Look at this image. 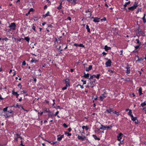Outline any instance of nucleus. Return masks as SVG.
I'll use <instances>...</instances> for the list:
<instances>
[{
  "mask_svg": "<svg viewBox=\"0 0 146 146\" xmlns=\"http://www.w3.org/2000/svg\"><path fill=\"white\" fill-rule=\"evenodd\" d=\"M10 29H9L10 31L11 30H15L16 29V25L15 23H11L8 27Z\"/></svg>",
  "mask_w": 146,
  "mask_h": 146,
  "instance_id": "nucleus-1",
  "label": "nucleus"
},
{
  "mask_svg": "<svg viewBox=\"0 0 146 146\" xmlns=\"http://www.w3.org/2000/svg\"><path fill=\"white\" fill-rule=\"evenodd\" d=\"M101 124V127H100V129H103L104 130H105L106 129H111V128L112 127V126L111 125H110L109 126H104L102 125Z\"/></svg>",
  "mask_w": 146,
  "mask_h": 146,
  "instance_id": "nucleus-2",
  "label": "nucleus"
},
{
  "mask_svg": "<svg viewBox=\"0 0 146 146\" xmlns=\"http://www.w3.org/2000/svg\"><path fill=\"white\" fill-rule=\"evenodd\" d=\"M138 6V3L136 1L134 2V4L133 6L129 7L128 9L129 10L133 11L135 9H136Z\"/></svg>",
  "mask_w": 146,
  "mask_h": 146,
  "instance_id": "nucleus-3",
  "label": "nucleus"
},
{
  "mask_svg": "<svg viewBox=\"0 0 146 146\" xmlns=\"http://www.w3.org/2000/svg\"><path fill=\"white\" fill-rule=\"evenodd\" d=\"M14 137V140L17 142L18 141L19 138H20L21 139H22V137L20 136V135L18 133H17L15 135Z\"/></svg>",
  "mask_w": 146,
  "mask_h": 146,
  "instance_id": "nucleus-4",
  "label": "nucleus"
},
{
  "mask_svg": "<svg viewBox=\"0 0 146 146\" xmlns=\"http://www.w3.org/2000/svg\"><path fill=\"white\" fill-rule=\"evenodd\" d=\"M100 76V74H98L97 75H90V76L89 78V79L91 80V79H92L94 78H96L97 79H99Z\"/></svg>",
  "mask_w": 146,
  "mask_h": 146,
  "instance_id": "nucleus-5",
  "label": "nucleus"
},
{
  "mask_svg": "<svg viewBox=\"0 0 146 146\" xmlns=\"http://www.w3.org/2000/svg\"><path fill=\"white\" fill-rule=\"evenodd\" d=\"M7 107H6L3 108V111L5 113V115H4L6 117H8L9 116H10V115L7 114Z\"/></svg>",
  "mask_w": 146,
  "mask_h": 146,
  "instance_id": "nucleus-6",
  "label": "nucleus"
},
{
  "mask_svg": "<svg viewBox=\"0 0 146 146\" xmlns=\"http://www.w3.org/2000/svg\"><path fill=\"white\" fill-rule=\"evenodd\" d=\"M111 61L110 59L108 60L105 63V64L107 67H110L111 66Z\"/></svg>",
  "mask_w": 146,
  "mask_h": 146,
  "instance_id": "nucleus-7",
  "label": "nucleus"
},
{
  "mask_svg": "<svg viewBox=\"0 0 146 146\" xmlns=\"http://www.w3.org/2000/svg\"><path fill=\"white\" fill-rule=\"evenodd\" d=\"M137 31H138V34H139V35H141L143 36H145V33H143V31H141V29H137Z\"/></svg>",
  "mask_w": 146,
  "mask_h": 146,
  "instance_id": "nucleus-8",
  "label": "nucleus"
},
{
  "mask_svg": "<svg viewBox=\"0 0 146 146\" xmlns=\"http://www.w3.org/2000/svg\"><path fill=\"white\" fill-rule=\"evenodd\" d=\"M123 135V134L121 133H119L117 136V140L119 141H120L121 139V136Z\"/></svg>",
  "mask_w": 146,
  "mask_h": 146,
  "instance_id": "nucleus-9",
  "label": "nucleus"
},
{
  "mask_svg": "<svg viewBox=\"0 0 146 146\" xmlns=\"http://www.w3.org/2000/svg\"><path fill=\"white\" fill-rule=\"evenodd\" d=\"M78 139L82 140L83 141L84 139H86V137L84 136L83 137H81L79 135H78Z\"/></svg>",
  "mask_w": 146,
  "mask_h": 146,
  "instance_id": "nucleus-10",
  "label": "nucleus"
},
{
  "mask_svg": "<svg viewBox=\"0 0 146 146\" xmlns=\"http://www.w3.org/2000/svg\"><path fill=\"white\" fill-rule=\"evenodd\" d=\"M68 2H71L72 1V4L75 5L76 3V1L77 0H66Z\"/></svg>",
  "mask_w": 146,
  "mask_h": 146,
  "instance_id": "nucleus-11",
  "label": "nucleus"
},
{
  "mask_svg": "<svg viewBox=\"0 0 146 146\" xmlns=\"http://www.w3.org/2000/svg\"><path fill=\"white\" fill-rule=\"evenodd\" d=\"M94 19L93 20V21L96 23V22H98L100 21V19L98 18L97 17H95L94 18L93 17H92Z\"/></svg>",
  "mask_w": 146,
  "mask_h": 146,
  "instance_id": "nucleus-12",
  "label": "nucleus"
},
{
  "mask_svg": "<svg viewBox=\"0 0 146 146\" xmlns=\"http://www.w3.org/2000/svg\"><path fill=\"white\" fill-rule=\"evenodd\" d=\"M12 94L13 95H16V98H17L19 94H18L17 93V92H15L14 90H13L12 91Z\"/></svg>",
  "mask_w": 146,
  "mask_h": 146,
  "instance_id": "nucleus-13",
  "label": "nucleus"
},
{
  "mask_svg": "<svg viewBox=\"0 0 146 146\" xmlns=\"http://www.w3.org/2000/svg\"><path fill=\"white\" fill-rule=\"evenodd\" d=\"M106 112H107L108 113H110V114L113 113V112L111 109H110L109 110H107L105 113H106Z\"/></svg>",
  "mask_w": 146,
  "mask_h": 146,
  "instance_id": "nucleus-14",
  "label": "nucleus"
},
{
  "mask_svg": "<svg viewBox=\"0 0 146 146\" xmlns=\"http://www.w3.org/2000/svg\"><path fill=\"white\" fill-rule=\"evenodd\" d=\"M131 119L133 121H136L137 119V117H134L133 115H131Z\"/></svg>",
  "mask_w": 146,
  "mask_h": 146,
  "instance_id": "nucleus-15",
  "label": "nucleus"
},
{
  "mask_svg": "<svg viewBox=\"0 0 146 146\" xmlns=\"http://www.w3.org/2000/svg\"><path fill=\"white\" fill-rule=\"evenodd\" d=\"M49 13L50 12L49 11H48L45 14L43 15H42V17L44 18H45L46 17L50 16V15H49Z\"/></svg>",
  "mask_w": 146,
  "mask_h": 146,
  "instance_id": "nucleus-16",
  "label": "nucleus"
},
{
  "mask_svg": "<svg viewBox=\"0 0 146 146\" xmlns=\"http://www.w3.org/2000/svg\"><path fill=\"white\" fill-rule=\"evenodd\" d=\"M111 48L110 47H108L107 45H106L104 46V49L106 51H107L108 50H110Z\"/></svg>",
  "mask_w": 146,
  "mask_h": 146,
  "instance_id": "nucleus-17",
  "label": "nucleus"
},
{
  "mask_svg": "<svg viewBox=\"0 0 146 146\" xmlns=\"http://www.w3.org/2000/svg\"><path fill=\"white\" fill-rule=\"evenodd\" d=\"M92 66L90 65L88 68H87L86 69V71H89L90 70H91L92 68Z\"/></svg>",
  "mask_w": 146,
  "mask_h": 146,
  "instance_id": "nucleus-18",
  "label": "nucleus"
},
{
  "mask_svg": "<svg viewBox=\"0 0 146 146\" xmlns=\"http://www.w3.org/2000/svg\"><path fill=\"white\" fill-rule=\"evenodd\" d=\"M131 2L130 1H129L127 2L124 5V9H126V7L127 6V5L129 4Z\"/></svg>",
  "mask_w": 146,
  "mask_h": 146,
  "instance_id": "nucleus-19",
  "label": "nucleus"
},
{
  "mask_svg": "<svg viewBox=\"0 0 146 146\" xmlns=\"http://www.w3.org/2000/svg\"><path fill=\"white\" fill-rule=\"evenodd\" d=\"M126 68L127 69L126 73L127 74H129L130 72V70L128 66Z\"/></svg>",
  "mask_w": 146,
  "mask_h": 146,
  "instance_id": "nucleus-20",
  "label": "nucleus"
},
{
  "mask_svg": "<svg viewBox=\"0 0 146 146\" xmlns=\"http://www.w3.org/2000/svg\"><path fill=\"white\" fill-rule=\"evenodd\" d=\"M145 14L144 13V16L142 18V19L143 20V22L144 23H146V19H145Z\"/></svg>",
  "mask_w": 146,
  "mask_h": 146,
  "instance_id": "nucleus-21",
  "label": "nucleus"
},
{
  "mask_svg": "<svg viewBox=\"0 0 146 146\" xmlns=\"http://www.w3.org/2000/svg\"><path fill=\"white\" fill-rule=\"evenodd\" d=\"M138 91L139 96L141 95L142 94V89L141 88H139V89Z\"/></svg>",
  "mask_w": 146,
  "mask_h": 146,
  "instance_id": "nucleus-22",
  "label": "nucleus"
},
{
  "mask_svg": "<svg viewBox=\"0 0 146 146\" xmlns=\"http://www.w3.org/2000/svg\"><path fill=\"white\" fill-rule=\"evenodd\" d=\"M92 136L95 140H100V138H98L95 135H93Z\"/></svg>",
  "mask_w": 146,
  "mask_h": 146,
  "instance_id": "nucleus-23",
  "label": "nucleus"
},
{
  "mask_svg": "<svg viewBox=\"0 0 146 146\" xmlns=\"http://www.w3.org/2000/svg\"><path fill=\"white\" fill-rule=\"evenodd\" d=\"M60 136V135H58L57 136V139L58 141H60L62 139V138H61V137Z\"/></svg>",
  "mask_w": 146,
  "mask_h": 146,
  "instance_id": "nucleus-24",
  "label": "nucleus"
},
{
  "mask_svg": "<svg viewBox=\"0 0 146 146\" xmlns=\"http://www.w3.org/2000/svg\"><path fill=\"white\" fill-rule=\"evenodd\" d=\"M135 40L137 41V44H138L139 45H141V43L139 41V40L137 39H136Z\"/></svg>",
  "mask_w": 146,
  "mask_h": 146,
  "instance_id": "nucleus-25",
  "label": "nucleus"
},
{
  "mask_svg": "<svg viewBox=\"0 0 146 146\" xmlns=\"http://www.w3.org/2000/svg\"><path fill=\"white\" fill-rule=\"evenodd\" d=\"M84 77L86 78H89V74L88 73L87 74H86L85 73H84Z\"/></svg>",
  "mask_w": 146,
  "mask_h": 146,
  "instance_id": "nucleus-26",
  "label": "nucleus"
},
{
  "mask_svg": "<svg viewBox=\"0 0 146 146\" xmlns=\"http://www.w3.org/2000/svg\"><path fill=\"white\" fill-rule=\"evenodd\" d=\"M86 29H87V32L90 33L91 32L90 31V29L89 28V26L88 25H86Z\"/></svg>",
  "mask_w": 146,
  "mask_h": 146,
  "instance_id": "nucleus-27",
  "label": "nucleus"
},
{
  "mask_svg": "<svg viewBox=\"0 0 146 146\" xmlns=\"http://www.w3.org/2000/svg\"><path fill=\"white\" fill-rule=\"evenodd\" d=\"M105 98H106V96H100L99 97V98L100 99V100L101 101H103V100Z\"/></svg>",
  "mask_w": 146,
  "mask_h": 146,
  "instance_id": "nucleus-28",
  "label": "nucleus"
},
{
  "mask_svg": "<svg viewBox=\"0 0 146 146\" xmlns=\"http://www.w3.org/2000/svg\"><path fill=\"white\" fill-rule=\"evenodd\" d=\"M146 105V103L145 102H144L141 104V106L142 107H143Z\"/></svg>",
  "mask_w": 146,
  "mask_h": 146,
  "instance_id": "nucleus-29",
  "label": "nucleus"
},
{
  "mask_svg": "<svg viewBox=\"0 0 146 146\" xmlns=\"http://www.w3.org/2000/svg\"><path fill=\"white\" fill-rule=\"evenodd\" d=\"M144 57H143L142 58H138V59L137 60V61H139L143 60H144Z\"/></svg>",
  "mask_w": 146,
  "mask_h": 146,
  "instance_id": "nucleus-30",
  "label": "nucleus"
},
{
  "mask_svg": "<svg viewBox=\"0 0 146 146\" xmlns=\"http://www.w3.org/2000/svg\"><path fill=\"white\" fill-rule=\"evenodd\" d=\"M13 107H15V108L17 107V108H20L21 107V105H18V104H17L15 105V106H13Z\"/></svg>",
  "mask_w": 146,
  "mask_h": 146,
  "instance_id": "nucleus-31",
  "label": "nucleus"
},
{
  "mask_svg": "<svg viewBox=\"0 0 146 146\" xmlns=\"http://www.w3.org/2000/svg\"><path fill=\"white\" fill-rule=\"evenodd\" d=\"M25 39L27 42H29V40H30V38H29L28 36L25 37Z\"/></svg>",
  "mask_w": 146,
  "mask_h": 146,
  "instance_id": "nucleus-32",
  "label": "nucleus"
},
{
  "mask_svg": "<svg viewBox=\"0 0 146 146\" xmlns=\"http://www.w3.org/2000/svg\"><path fill=\"white\" fill-rule=\"evenodd\" d=\"M64 133L66 135H67V136H70L72 135L71 133H68L66 131L64 132Z\"/></svg>",
  "mask_w": 146,
  "mask_h": 146,
  "instance_id": "nucleus-33",
  "label": "nucleus"
},
{
  "mask_svg": "<svg viewBox=\"0 0 146 146\" xmlns=\"http://www.w3.org/2000/svg\"><path fill=\"white\" fill-rule=\"evenodd\" d=\"M21 39H23V38H22L20 39L15 38V39L16 40L15 41L16 42H17L18 41H20Z\"/></svg>",
  "mask_w": 146,
  "mask_h": 146,
  "instance_id": "nucleus-34",
  "label": "nucleus"
},
{
  "mask_svg": "<svg viewBox=\"0 0 146 146\" xmlns=\"http://www.w3.org/2000/svg\"><path fill=\"white\" fill-rule=\"evenodd\" d=\"M132 112L131 111V110H130L129 111V112H128V115H130L131 117V115H133L132 114Z\"/></svg>",
  "mask_w": 146,
  "mask_h": 146,
  "instance_id": "nucleus-35",
  "label": "nucleus"
},
{
  "mask_svg": "<svg viewBox=\"0 0 146 146\" xmlns=\"http://www.w3.org/2000/svg\"><path fill=\"white\" fill-rule=\"evenodd\" d=\"M32 28L33 30L36 32V30H35V24H33L32 25Z\"/></svg>",
  "mask_w": 146,
  "mask_h": 146,
  "instance_id": "nucleus-36",
  "label": "nucleus"
},
{
  "mask_svg": "<svg viewBox=\"0 0 146 146\" xmlns=\"http://www.w3.org/2000/svg\"><path fill=\"white\" fill-rule=\"evenodd\" d=\"M48 142L50 143L52 145H54L57 143V141H54V142H52L51 141H48Z\"/></svg>",
  "mask_w": 146,
  "mask_h": 146,
  "instance_id": "nucleus-37",
  "label": "nucleus"
},
{
  "mask_svg": "<svg viewBox=\"0 0 146 146\" xmlns=\"http://www.w3.org/2000/svg\"><path fill=\"white\" fill-rule=\"evenodd\" d=\"M113 113H114L117 116H118L119 115V113L117 112L116 111H115L114 112H113Z\"/></svg>",
  "mask_w": 146,
  "mask_h": 146,
  "instance_id": "nucleus-38",
  "label": "nucleus"
},
{
  "mask_svg": "<svg viewBox=\"0 0 146 146\" xmlns=\"http://www.w3.org/2000/svg\"><path fill=\"white\" fill-rule=\"evenodd\" d=\"M38 61L36 60L33 59H32L31 60V62L35 63L36 62H37Z\"/></svg>",
  "mask_w": 146,
  "mask_h": 146,
  "instance_id": "nucleus-39",
  "label": "nucleus"
},
{
  "mask_svg": "<svg viewBox=\"0 0 146 146\" xmlns=\"http://www.w3.org/2000/svg\"><path fill=\"white\" fill-rule=\"evenodd\" d=\"M141 45H138L136 46H135V48L136 50L137 49L140 47Z\"/></svg>",
  "mask_w": 146,
  "mask_h": 146,
  "instance_id": "nucleus-40",
  "label": "nucleus"
},
{
  "mask_svg": "<svg viewBox=\"0 0 146 146\" xmlns=\"http://www.w3.org/2000/svg\"><path fill=\"white\" fill-rule=\"evenodd\" d=\"M63 126L65 128H67L68 127V126L66 123H64L63 124Z\"/></svg>",
  "mask_w": 146,
  "mask_h": 146,
  "instance_id": "nucleus-41",
  "label": "nucleus"
},
{
  "mask_svg": "<svg viewBox=\"0 0 146 146\" xmlns=\"http://www.w3.org/2000/svg\"><path fill=\"white\" fill-rule=\"evenodd\" d=\"M7 113H11L13 111L11 110H9L7 111Z\"/></svg>",
  "mask_w": 146,
  "mask_h": 146,
  "instance_id": "nucleus-42",
  "label": "nucleus"
},
{
  "mask_svg": "<svg viewBox=\"0 0 146 146\" xmlns=\"http://www.w3.org/2000/svg\"><path fill=\"white\" fill-rule=\"evenodd\" d=\"M53 116V114L52 113V114H48V116L49 117H52Z\"/></svg>",
  "mask_w": 146,
  "mask_h": 146,
  "instance_id": "nucleus-43",
  "label": "nucleus"
},
{
  "mask_svg": "<svg viewBox=\"0 0 146 146\" xmlns=\"http://www.w3.org/2000/svg\"><path fill=\"white\" fill-rule=\"evenodd\" d=\"M32 81H34L35 82H36V78H33L32 79H31Z\"/></svg>",
  "mask_w": 146,
  "mask_h": 146,
  "instance_id": "nucleus-44",
  "label": "nucleus"
},
{
  "mask_svg": "<svg viewBox=\"0 0 146 146\" xmlns=\"http://www.w3.org/2000/svg\"><path fill=\"white\" fill-rule=\"evenodd\" d=\"M78 46L84 47V46L82 44H79Z\"/></svg>",
  "mask_w": 146,
  "mask_h": 146,
  "instance_id": "nucleus-45",
  "label": "nucleus"
},
{
  "mask_svg": "<svg viewBox=\"0 0 146 146\" xmlns=\"http://www.w3.org/2000/svg\"><path fill=\"white\" fill-rule=\"evenodd\" d=\"M62 7V6L59 5V6L57 7V9L58 10H60Z\"/></svg>",
  "mask_w": 146,
  "mask_h": 146,
  "instance_id": "nucleus-46",
  "label": "nucleus"
},
{
  "mask_svg": "<svg viewBox=\"0 0 146 146\" xmlns=\"http://www.w3.org/2000/svg\"><path fill=\"white\" fill-rule=\"evenodd\" d=\"M139 11H141V9H140L139 8V9H138L137 10V11L136 12V13L137 14L138 13H139Z\"/></svg>",
  "mask_w": 146,
  "mask_h": 146,
  "instance_id": "nucleus-47",
  "label": "nucleus"
},
{
  "mask_svg": "<svg viewBox=\"0 0 146 146\" xmlns=\"http://www.w3.org/2000/svg\"><path fill=\"white\" fill-rule=\"evenodd\" d=\"M120 142L119 143V146H120V144H122L123 143V141H121L120 140Z\"/></svg>",
  "mask_w": 146,
  "mask_h": 146,
  "instance_id": "nucleus-48",
  "label": "nucleus"
},
{
  "mask_svg": "<svg viewBox=\"0 0 146 146\" xmlns=\"http://www.w3.org/2000/svg\"><path fill=\"white\" fill-rule=\"evenodd\" d=\"M34 10L33 9V8H31L29 10V12H31V11H33Z\"/></svg>",
  "mask_w": 146,
  "mask_h": 146,
  "instance_id": "nucleus-49",
  "label": "nucleus"
},
{
  "mask_svg": "<svg viewBox=\"0 0 146 146\" xmlns=\"http://www.w3.org/2000/svg\"><path fill=\"white\" fill-rule=\"evenodd\" d=\"M67 87H66V86H65V87L62 88V89L63 90H66L67 89Z\"/></svg>",
  "mask_w": 146,
  "mask_h": 146,
  "instance_id": "nucleus-50",
  "label": "nucleus"
},
{
  "mask_svg": "<svg viewBox=\"0 0 146 146\" xmlns=\"http://www.w3.org/2000/svg\"><path fill=\"white\" fill-rule=\"evenodd\" d=\"M105 94H106V93L104 92L103 94H102L101 96H106H106L105 95Z\"/></svg>",
  "mask_w": 146,
  "mask_h": 146,
  "instance_id": "nucleus-51",
  "label": "nucleus"
},
{
  "mask_svg": "<svg viewBox=\"0 0 146 146\" xmlns=\"http://www.w3.org/2000/svg\"><path fill=\"white\" fill-rule=\"evenodd\" d=\"M59 113L58 111H57L55 113L54 115V116H56Z\"/></svg>",
  "mask_w": 146,
  "mask_h": 146,
  "instance_id": "nucleus-52",
  "label": "nucleus"
},
{
  "mask_svg": "<svg viewBox=\"0 0 146 146\" xmlns=\"http://www.w3.org/2000/svg\"><path fill=\"white\" fill-rule=\"evenodd\" d=\"M70 86V84H69V83H67L66 84V86L67 87L69 86Z\"/></svg>",
  "mask_w": 146,
  "mask_h": 146,
  "instance_id": "nucleus-53",
  "label": "nucleus"
},
{
  "mask_svg": "<svg viewBox=\"0 0 146 146\" xmlns=\"http://www.w3.org/2000/svg\"><path fill=\"white\" fill-rule=\"evenodd\" d=\"M135 123L136 124H138L139 123V121L137 119L136 121H135Z\"/></svg>",
  "mask_w": 146,
  "mask_h": 146,
  "instance_id": "nucleus-54",
  "label": "nucleus"
},
{
  "mask_svg": "<svg viewBox=\"0 0 146 146\" xmlns=\"http://www.w3.org/2000/svg\"><path fill=\"white\" fill-rule=\"evenodd\" d=\"M78 86H80V88H81L82 89L83 88V86H81L80 85H77V87H78Z\"/></svg>",
  "mask_w": 146,
  "mask_h": 146,
  "instance_id": "nucleus-55",
  "label": "nucleus"
},
{
  "mask_svg": "<svg viewBox=\"0 0 146 146\" xmlns=\"http://www.w3.org/2000/svg\"><path fill=\"white\" fill-rule=\"evenodd\" d=\"M27 92V91L26 90H24L22 91V92L24 94L26 93Z\"/></svg>",
  "mask_w": 146,
  "mask_h": 146,
  "instance_id": "nucleus-56",
  "label": "nucleus"
},
{
  "mask_svg": "<svg viewBox=\"0 0 146 146\" xmlns=\"http://www.w3.org/2000/svg\"><path fill=\"white\" fill-rule=\"evenodd\" d=\"M74 46H76V47H77V46H78V45H79V44H76V43H75L74 44Z\"/></svg>",
  "mask_w": 146,
  "mask_h": 146,
  "instance_id": "nucleus-57",
  "label": "nucleus"
},
{
  "mask_svg": "<svg viewBox=\"0 0 146 146\" xmlns=\"http://www.w3.org/2000/svg\"><path fill=\"white\" fill-rule=\"evenodd\" d=\"M143 110L145 111V113L146 114V107L143 108Z\"/></svg>",
  "mask_w": 146,
  "mask_h": 146,
  "instance_id": "nucleus-58",
  "label": "nucleus"
},
{
  "mask_svg": "<svg viewBox=\"0 0 146 146\" xmlns=\"http://www.w3.org/2000/svg\"><path fill=\"white\" fill-rule=\"evenodd\" d=\"M26 63H25V61H24L23 62H22V65H25L26 64Z\"/></svg>",
  "mask_w": 146,
  "mask_h": 146,
  "instance_id": "nucleus-59",
  "label": "nucleus"
},
{
  "mask_svg": "<svg viewBox=\"0 0 146 146\" xmlns=\"http://www.w3.org/2000/svg\"><path fill=\"white\" fill-rule=\"evenodd\" d=\"M85 129L87 131L88 129L89 128L87 126H86Z\"/></svg>",
  "mask_w": 146,
  "mask_h": 146,
  "instance_id": "nucleus-60",
  "label": "nucleus"
},
{
  "mask_svg": "<svg viewBox=\"0 0 146 146\" xmlns=\"http://www.w3.org/2000/svg\"><path fill=\"white\" fill-rule=\"evenodd\" d=\"M67 19L70 20L71 21V18L70 17H68L67 18Z\"/></svg>",
  "mask_w": 146,
  "mask_h": 146,
  "instance_id": "nucleus-61",
  "label": "nucleus"
},
{
  "mask_svg": "<svg viewBox=\"0 0 146 146\" xmlns=\"http://www.w3.org/2000/svg\"><path fill=\"white\" fill-rule=\"evenodd\" d=\"M101 20H102V21L103 20V21H105L106 20V18L104 17L103 19H102Z\"/></svg>",
  "mask_w": 146,
  "mask_h": 146,
  "instance_id": "nucleus-62",
  "label": "nucleus"
},
{
  "mask_svg": "<svg viewBox=\"0 0 146 146\" xmlns=\"http://www.w3.org/2000/svg\"><path fill=\"white\" fill-rule=\"evenodd\" d=\"M98 97L97 96H96V97L94 98V100L93 101V102H94V100H97Z\"/></svg>",
  "mask_w": 146,
  "mask_h": 146,
  "instance_id": "nucleus-63",
  "label": "nucleus"
},
{
  "mask_svg": "<svg viewBox=\"0 0 146 146\" xmlns=\"http://www.w3.org/2000/svg\"><path fill=\"white\" fill-rule=\"evenodd\" d=\"M102 54L104 55H106L107 54V53L105 52H103L102 53Z\"/></svg>",
  "mask_w": 146,
  "mask_h": 146,
  "instance_id": "nucleus-64",
  "label": "nucleus"
}]
</instances>
